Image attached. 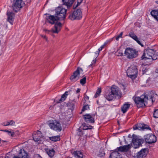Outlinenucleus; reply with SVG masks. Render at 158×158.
Here are the masks:
<instances>
[{
    "mask_svg": "<svg viewBox=\"0 0 158 158\" xmlns=\"http://www.w3.org/2000/svg\"><path fill=\"white\" fill-rule=\"evenodd\" d=\"M34 158H42L39 154H36L34 155Z\"/></svg>",
    "mask_w": 158,
    "mask_h": 158,
    "instance_id": "nucleus-42",
    "label": "nucleus"
},
{
    "mask_svg": "<svg viewBox=\"0 0 158 158\" xmlns=\"http://www.w3.org/2000/svg\"><path fill=\"white\" fill-rule=\"evenodd\" d=\"M129 36L135 40L141 46L143 47V45L141 43L140 41L139 40L137 36L133 32H130L129 34Z\"/></svg>",
    "mask_w": 158,
    "mask_h": 158,
    "instance_id": "nucleus-21",
    "label": "nucleus"
},
{
    "mask_svg": "<svg viewBox=\"0 0 158 158\" xmlns=\"http://www.w3.org/2000/svg\"><path fill=\"white\" fill-rule=\"evenodd\" d=\"M153 116L155 118H158V109H155L154 110Z\"/></svg>",
    "mask_w": 158,
    "mask_h": 158,
    "instance_id": "nucleus-33",
    "label": "nucleus"
},
{
    "mask_svg": "<svg viewBox=\"0 0 158 158\" xmlns=\"http://www.w3.org/2000/svg\"><path fill=\"white\" fill-rule=\"evenodd\" d=\"M95 114H86L83 116L85 121L87 123H94Z\"/></svg>",
    "mask_w": 158,
    "mask_h": 158,
    "instance_id": "nucleus-13",
    "label": "nucleus"
},
{
    "mask_svg": "<svg viewBox=\"0 0 158 158\" xmlns=\"http://www.w3.org/2000/svg\"><path fill=\"white\" fill-rule=\"evenodd\" d=\"M70 0H62V1L64 3V4L65 5L68 6L69 4Z\"/></svg>",
    "mask_w": 158,
    "mask_h": 158,
    "instance_id": "nucleus-39",
    "label": "nucleus"
},
{
    "mask_svg": "<svg viewBox=\"0 0 158 158\" xmlns=\"http://www.w3.org/2000/svg\"><path fill=\"white\" fill-rule=\"evenodd\" d=\"M133 128L134 130H141L149 129L151 130V128L148 125L142 123L137 124L134 126Z\"/></svg>",
    "mask_w": 158,
    "mask_h": 158,
    "instance_id": "nucleus-15",
    "label": "nucleus"
},
{
    "mask_svg": "<svg viewBox=\"0 0 158 158\" xmlns=\"http://www.w3.org/2000/svg\"><path fill=\"white\" fill-rule=\"evenodd\" d=\"M144 140L146 143L152 144L155 143L157 141L156 136L152 134H147L144 136Z\"/></svg>",
    "mask_w": 158,
    "mask_h": 158,
    "instance_id": "nucleus-11",
    "label": "nucleus"
},
{
    "mask_svg": "<svg viewBox=\"0 0 158 158\" xmlns=\"http://www.w3.org/2000/svg\"><path fill=\"white\" fill-rule=\"evenodd\" d=\"M150 13L152 16L158 21V10H153Z\"/></svg>",
    "mask_w": 158,
    "mask_h": 158,
    "instance_id": "nucleus-27",
    "label": "nucleus"
},
{
    "mask_svg": "<svg viewBox=\"0 0 158 158\" xmlns=\"http://www.w3.org/2000/svg\"><path fill=\"white\" fill-rule=\"evenodd\" d=\"M50 127L52 129L57 132H60L62 130L60 123L59 121L52 120L51 123L49 124Z\"/></svg>",
    "mask_w": 158,
    "mask_h": 158,
    "instance_id": "nucleus-10",
    "label": "nucleus"
},
{
    "mask_svg": "<svg viewBox=\"0 0 158 158\" xmlns=\"http://www.w3.org/2000/svg\"><path fill=\"white\" fill-rule=\"evenodd\" d=\"M122 95L119 88L115 85H113L108 91L105 94V97L108 101H111L115 99L117 97H120Z\"/></svg>",
    "mask_w": 158,
    "mask_h": 158,
    "instance_id": "nucleus-3",
    "label": "nucleus"
},
{
    "mask_svg": "<svg viewBox=\"0 0 158 158\" xmlns=\"http://www.w3.org/2000/svg\"><path fill=\"white\" fill-rule=\"evenodd\" d=\"M123 55V53L122 52H118V54L117 55L118 56H122Z\"/></svg>",
    "mask_w": 158,
    "mask_h": 158,
    "instance_id": "nucleus-48",
    "label": "nucleus"
},
{
    "mask_svg": "<svg viewBox=\"0 0 158 158\" xmlns=\"http://www.w3.org/2000/svg\"><path fill=\"white\" fill-rule=\"evenodd\" d=\"M71 91V90L66 91L62 95L60 99H59V100L57 101L56 103H60L61 102L65 101L66 100L68 95L70 93V92Z\"/></svg>",
    "mask_w": 158,
    "mask_h": 158,
    "instance_id": "nucleus-23",
    "label": "nucleus"
},
{
    "mask_svg": "<svg viewBox=\"0 0 158 158\" xmlns=\"http://www.w3.org/2000/svg\"><path fill=\"white\" fill-rule=\"evenodd\" d=\"M25 3L23 0H14L12 5L13 10L17 12L24 5Z\"/></svg>",
    "mask_w": 158,
    "mask_h": 158,
    "instance_id": "nucleus-8",
    "label": "nucleus"
},
{
    "mask_svg": "<svg viewBox=\"0 0 158 158\" xmlns=\"http://www.w3.org/2000/svg\"><path fill=\"white\" fill-rule=\"evenodd\" d=\"M13 158H29L28 154L23 149H21L19 152L18 156H14Z\"/></svg>",
    "mask_w": 158,
    "mask_h": 158,
    "instance_id": "nucleus-16",
    "label": "nucleus"
},
{
    "mask_svg": "<svg viewBox=\"0 0 158 158\" xmlns=\"http://www.w3.org/2000/svg\"><path fill=\"white\" fill-rule=\"evenodd\" d=\"M15 124V122L13 120H11L9 122V125L14 126Z\"/></svg>",
    "mask_w": 158,
    "mask_h": 158,
    "instance_id": "nucleus-40",
    "label": "nucleus"
},
{
    "mask_svg": "<svg viewBox=\"0 0 158 158\" xmlns=\"http://www.w3.org/2000/svg\"><path fill=\"white\" fill-rule=\"evenodd\" d=\"M44 150L49 157L52 158L53 157L55 154V151L53 148L49 149L45 148L44 149Z\"/></svg>",
    "mask_w": 158,
    "mask_h": 158,
    "instance_id": "nucleus-22",
    "label": "nucleus"
},
{
    "mask_svg": "<svg viewBox=\"0 0 158 158\" xmlns=\"http://www.w3.org/2000/svg\"><path fill=\"white\" fill-rule=\"evenodd\" d=\"M42 37L44 38L47 41V37L46 36H42Z\"/></svg>",
    "mask_w": 158,
    "mask_h": 158,
    "instance_id": "nucleus-52",
    "label": "nucleus"
},
{
    "mask_svg": "<svg viewBox=\"0 0 158 158\" xmlns=\"http://www.w3.org/2000/svg\"><path fill=\"white\" fill-rule=\"evenodd\" d=\"M122 156L118 151L115 150L112 152L110 155V158H122Z\"/></svg>",
    "mask_w": 158,
    "mask_h": 158,
    "instance_id": "nucleus-25",
    "label": "nucleus"
},
{
    "mask_svg": "<svg viewBox=\"0 0 158 158\" xmlns=\"http://www.w3.org/2000/svg\"><path fill=\"white\" fill-rule=\"evenodd\" d=\"M105 47L104 46V45H102L101 46L100 48H99L98 49V50L99 51H101L102 50V49L103 48H104Z\"/></svg>",
    "mask_w": 158,
    "mask_h": 158,
    "instance_id": "nucleus-47",
    "label": "nucleus"
},
{
    "mask_svg": "<svg viewBox=\"0 0 158 158\" xmlns=\"http://www.w3.org/2000/svg\"><path fill=\"white\" fill-rule=\"evenodd\" d=\"M91 129V128H89L88 127H87V126H84V127H83V129L82 130H84V131H86V132H86V130H88L89 129Z\"/></svg>",
    "mask_w": 158,
    "mask_h": 158,
    "instance_id": "nucleus-45",
    "label": "nucleus"
},
{
    "mask_svg": "<svg viewBox=\"0 0 158 158\" xmlns=\"http://www.w3.org/2000/svg\"><path fill=\"white\" fill-rule=\"evenodd\" d=\"M123 34V32H122L120 33V34L118 35L117 36H116L115 38V39L116 40H118L119 38L120 37H121Z\"/></svg>",
    "mask_w": 158,
    "mask_h": 158,
    "instance_id": "nucleus-38",
    "label": "nucleus"
},
{
    "mask_svg": "<svg viewBox=\"0 0 158 158\" xmlns=\"http://www.w3.org/2000/svg\"><path fill=\"white\" fill-rule=\"evenodd\" d=\"M49 139L52 141L56 142L60 140V135L52 136L49 137Z\"/></svg>",
    "mask_w": 158,
    "mask_h": 158,
    "instance_id": "nucleus-28",
    "label": "nucleus"
},
{
    "mask_svg": "<svg viewBox=\"0 0 158 158\" xmlns=\"http://www.w3.org/2000/svg\"><path fill=\"white\" fill-rule=\"evenodd\" d=\"M83 0H77V3L78 4V5H80V4L81 3Z\"/></svg>",
    "mask_w": 158,
    "mask_h": 158,
    "instance_id": "nucleus-49",
    "label": "nucleus"
},
{
    "mask_svg": "<svg viewBox=\"0 0 158 158\" xmlns=\"http://www.w3.org/2000/svg\"><path fill=\"white\" fill-rule=\"evenodd\" d=\"M101 92V89L100 88H99L97 90V92L95 94L94 97L95 98H97L98 97L99 95H100V93Z\"/></svg>",
    "mask_w": 158,
    "mask_h": 158,
    "instance_id": "nucleus-31",
    "label": "nucleus"
},
{
    "mask_svg": "<svg viewBox=\"0 0 158 158\" xmlns=\"http://www.w3.org/2000/svg\"><path fill=\"white\" fill-rule=\"evenodd\" d=\"M96 59L93 60L91 64L89 65V66H92L93 64H95L96 63Z\"/></svg>",
    "mask_w": 158,
    "mask_h": 158,
    "instance_id": "nucleus-44",
    "label": "nucleus"
},
{
    "mask_svg": "<svg viewBox=\"0 0 158 158\" xmlns=\"http://www.w3.org/2000/svg\"><path fill=\"white\" fill-rule=\"evenodd\" d=\"M86 82V77H84L83 78L81 79L80 81V83L82 85H84L85 84Z\"/></svg>",
    "mask_w": 158,
    "mask_h": 158,
    "instance_id": "nucleus-34",
    "label": "nucleus"
},
{
    "mask_svg": "<svg viewBox=\"0 0 158 158\" xmlns=\"http://www.w3.org/2000/svg\"><path fill=\"white\" fill-rule=\"evenodd\" d=\"M125 137L124 136V140L126 142V143H127V142L126 139H127V140H129L130 141H131V139H133V135H131L129 134L127 136V137H126V138H125Z\"/></svg>",
    "mask_w": 158,
    "mask_h": 158,
    "instance_id": "nucleus-32",
    "label": "nucleus"
},
{
    "mask_svg": "<svg viewBox=\"0 0 158 158\" xmlns=\"http://www.w3.org/2000/svg\"><path fill=\"white\" fill-rule=\"evenodd\" d=\"M105 153L103 151H100L99 152V153L98 154V156L99 157H103L105 156Z\"/></svg>",
    "mask_w": 158,
    "mask_h": 158,
    "instance_id": "nucleus-35",
    "label": "nucleus"
},
{
    "mask_svg": "<svg viewBox=\"0 0 158 158\" xmlns=\"http://www.w3.org/2000/svg\"><path fill=\"white\" fill-rule=\"evenodd\" d=\"M130 104L129 102L125 103L121 107V111L123 114L125 113L130 108Z\"/></svg>",
    "mask_w": 158,
    "mask_h": 158,
    "instance_id": "nucleus-24",
    "label": "nucleus"
},
{
    "mask_svg": "<svg viewBox=\"0 0 158 158\" xmlns=\"http://www.w3.org/2000/svg\"><path fill=\"white\" fill-rule=\"evenodd\" d=\"M77 135L80 137V138L81 139L82 138H80L81 137H83L82 139H84L85 138H86L87 137L88 134L87 132H86V131L84 130H81L80 128H78L77 130Z\"/></svg>",
    "mask_w": 158,
    "mask_h": 158,
    "instance_id": "nucleus-18",
    "label": "nucleus"
},
{
    "mask_svg": "<svg viewBox=\"0 0 158 158\" xmlns=\"http://www.w3.org/2000/svg\"><path fill=\"white\" fill-rule=\"evenodd\" d=\"M53 108V106H50V107H49V109H52Z\"/></svg>",
    "mask_w": 158,
    "mask_h": 158,
    "instance_id": "nucleus-54",
    "label": "nucleus"
},
{
    "mask_svg": "<svg viewBox=\"0 0 158 158\" xmlns=\"http://www.w3.org/2000/svg\"><path fill=\"white\" fill-rule=\"evenodd\" d=\"M81 71H83L82 69L80 67L77 68V70L73 72V74L70 77V80L73 82H75L79 79Z\"/></svg>",
    "mask_w": 158,
    "mask_h": 158,
    "instance_id": "nucleus-12",
    "label": "nucleus"
},
{
    "mask_svg": "<svg viewBox=\"0 0 158 158\" xmlns=\"http://www.w3.org/2000/svg\"><path fill=\"white\" fill-rule=\"evenodd\" d=\"M2 131L6 132L8 134L12 137L15 134V133L13 131H8V130H2Z\"/></svg>",
    "mask_w": 158,
    "mask_h": 158,
    "instance_id": "nucleus-30",
    "label": "nucleus"
},
{
    "mask_svg": "<svg viewBox=\"0 0 158 158\" xmlns=\"http://www.w3.org/2000/svg\"><path fill=\"white\" fill-rule=\"evenodd\" d=\"M89 108V106L88 104H86L84 105L82 109V111H84Z\"/></svg>",
    "mask_w": 158,
    "mask_h": 158,
    "instance_id": "nucleus-36",
    "label": "nucleus"
},
{
    "mask_svg": "<svg viewBox=\"0 0 158 158\" xmlns=\"http://www.w3.org/2000/svg\"><path fill=\"white\" fill-rule=\"evenodd\" d=\"M73 154L76 158H83V154L80 151H75L73 152Z\"/></svg>",
    "mask_w": 158,
    "mask_h": 158,
    "instance_id": "nucleus-26",
    "label": "nucleus"
},
{
    "mask_svg": "<svg viewBox=\"0 0 158 158\" xmlns=\"http://www.w3.org/2000/svg\"><path fill=\"white\" fill-rule=\"evenodd\" d=\"M148 148L142 149L137 154L135 157L136 158H144L146 157L148 152Z\"/></svg>",
    "mask_w": 158,
    "mask_h": 158,
    "instance_id": "nucleus-14",
    "label": "nucleus"
},
{
    "mask_svg": "<svg viewBox=\"0 0 158 158\" xmlns=\"http://www.w3.org/2000/svg\"><path fill=\"white\" fill-rule=\"evenodd\" d=\"M138 69L137 67L131 65L128 68L127 71V76L133 80L137 77Z\"/></svg>",
    "mask_w": 158,
    "mask_h": 158,
    "instance_id": "nucleus-6",
    "label": "nucleus"
},
{
    "mask_svg": "<svg viewBox=\"0 0 158 158\" xmlns=\"http://www.w3.org/2000/svg\"><path fill=\"white\" fill-rule=\"evenodd\" d=\"M148 70V68L147 67L144 66L142 68V71L143 72V74L145 73Z\"/></svg>",
    "mask_w": 158,
    "mask_h": 158,
    "instance_id": "nucleus-37",
    "label": "nucleus"
},
{
    "mask_svg": "<svg viewBox=\"0 0 158 158\" xmlns=\"http://www.w3.org/2000/svg\"><path fill=\"white\" fill-rule=\"evenodd\" d=\"M156 2L157 4H158V1H156Z\"/></svg>",
    "mask_w": 158,
    "mask_h": 158,
    "instance_id": "nucleus-56",
    "label": "nucleus"
},
{
    "mask_svg": "<svg viewBox=\"0 0 158 158\" xmlns=\"http://www.w3.org/2000/svg\"><path fill=\"white\" fill-rule=\"evenodd\" d=\"M132 142L133 148H137L142 146V143L144 142V140L142 138L139 139L135 135L133 134Z\"/></svg>",
    "mask_w": 158,
    "mask_h": 158,
    "instance_id": "nucleus-9",
    "label": "nucleus"
},
{
    "mask_svg": "<svg viewBox=\"0 0 158 158\" xmlns=\"http://www.w3.org/2000/svg\"><path fill=\"white\" fill-rule=\"evenodd\" d=\"M66 11L67 9L61 7H58L56 9L55 16L47 13L44 14L47 15L46 17V22H48L52 24H55L54 28L52 29L53 33H58L60 31L62 25L60 22H58V21L65 19Z\"/></svg>",
    "mask_w": 158,
    "mask_h": 158,
    "instance_id": "nucleus-1",
    "label": "nucleus"
},
{
    "mask_svg": "<svg viewBox=\"0 0 158 158\" xmlns=\"http://www.w3.org/2000/svg\"><path fill=\"white\" fill-rule=\"evenodd\" d=\"M4 158H9V157L8 156H6Z\"/></svg>",
    "mask_w": 158,
    "mask_h": 158,
    "instance_id": "nucleus-55",
    "label": "nucleus"
},
{
    "mask_svg": "<svg viewBox=\"0 0 158 158\" xmlns=\"http://www.w3.org/2000/svg\"><path fill=\"white\" fill-rule=\"evenodd\" d=\"M80 92V89L79 88H78L76 91V93H78Z\"/></svg>",
    "mask_w": 158,
    "mask_h": 158,
    "instance_id": "nucleus-51",
    "label": "nucleus"
},
{
    "mask_svg": "<svg viewBox=\"0 0 158 158\" xmlns=\"http://www.w3.org/2000/svg\"><path fill=\"white\" fill-rule=\"evenodd\" d=\"M9 121H6L2 123V125L3 126H9Z\"/></svg>",
    "mask_w": 158,
    "mask_h": 158,
    "instance_id": "nucleus-41",
    "label": "nucleus"
},
{
    "mask_svg": "<svg viewBox=\"0 0 158 158\" xmlns=\"http://www.w3.org/2000/svg\"><path fill=\"white\" fill-rule=\"evenodd\" d=\"M44 31L46 32H49L50 31L48 30L47 29H44Z\"/></svg>",
    "mask_w": 158,
    "mask_h": 158,
    "instance_id": "nucleus-53",
    "label": "nucleus"
},
{
    "mask_svg": "<svg viewBox=\"0 0 158 158\" xmlns=\"http://www.w3.org/2000/svg\"><path fill=\"white\" fill-rule=\"evenodd\" d=\"M111 41V40H106L104 43V44L103 45H104L105 47L107 44L108 43L110 42Z\"/></svg>",
    "mask_w": 158,
    "mask_h": 158,
    "instance_id": "nucleus-43",
    "label": "nucleus"
},
{
    "mask_svg": "<svg viewBox=\"0 0 158 158\" xmlns=\"http://www.w3.org/2000/svg\"><path fill=\"white\" fill-rule=\"evenodd\" d=\"M157 58V55L156 51L153 49L147 48L144 50V52L141 57L142 60H146L147 59L152 60H156Z\"/></svg>",
    "mask_w": 158,
    "mask_h": 158,
    "instance_id": "nucleus-4",
    "label": "nucleus"
},
{
    "mask_svg": "<svg viewBox=\"0 0 158 158\" xmlns=\"http://www.w3.org/2000/svg\"><path fill=\"white\" fill-rule=\"evenodd\" d=\"M79 5H78L77 3V4H74L73 6V8L74 9H75Z\"/></svg>",
    "mask_w": 158,
    "mask_h": 158,
    "instance_id": "nucleus-46",
    "label": "nucleus"
},
{
    "mask_svg": "<svg viewBox=\"0 0 158 158\" xmlns=\"http://www.w3.org/2000/svg\"><path fill=\"white\" fill-rule=\"evenodd\" d=\"M100 51H99L98 50V51H96L95 52V53L96 54V55H97V56H98V55H99V52H100Z\"/></svg>",
    "mask_w": 158,
    "mask_h": 158,
    "instance_id": "nucleus-50",
    "label": "nucleus"
},
{
    "mask_svg": "<svg viewBox=\"0 0 158 158\" xmlns=\"http://www.w3.org/2000/svg\"><path fill=\"white\" fill-rule=\"evenodd\" d=\"M133 99L138 108L144 107L148 101L151 102L153 103L155 100L154 95L147 96L144 94L141 95L140 97H133Z\"/></svg>",
    "mask_w": 158,
    "mask_h": 158,
    "instance_id": "nucleus-2",
    "label": "nucleus"
},
{
    "mask_svg": "<svg viewBox=\"0 0 158 158\" xmlns=\"http://www.w3.org/2000/svg\"><path fill=\"white\" fill-rule=\"evenodd\" d=\"M6 15L7 16V21L12 25L14 21L15 14L11 12H10L9 10H8L6 12Z\"/></svg>",
    "mask_w": 158,
    "mask_h": 158,
    "instance_id": "nucleus-17",
    "label": "nucleus"
},
{
    "mask_svg": "<svg viewBox=\"0 0 158 158\" xmlns=\"http://www.w3.org/2000/svg\"><path fill=\"white\" fill-rule=\"evenodd\" d=\"M131 146L130 144H128L123 146H120L116 149L117 151L121 152H127L130 149Z\"/></svg>",
    "mask_w": 158,
    "mask_h": 158,
    "instance_id": "nucleus-20",
    "label": "nucleus"
},
{
    "mask_svg": "<svg viewBox=\"0 0 158 158\" xmlns=\"http://www.w3.org/2000/svg\"><path fill=\"white\" fill-rule=\"evenodd\" d=\"M82 12L80 9H78L71 12L69 15V18L71 20H80L82 17Z\"/></svg>",
    "mask_w": 158,
    "mask_h": 158,
    "instance_id": "nucleus-7",
    "label": "nucleus"
},
{
    "mask_svg": "<svg viewBox=\"0 0 158 158\" xmlns=\"http://www.w3.org/2000/svg\"><path fill=\"white\" fill-rule=\"evenodd\" d=\"M32 136L33 140L35 142H38L40 140L42 136L41 132L38 130L36 132H35Z\"/></svg>",
    "mask_w": 158,
    "mask_h": 158,
    "instance_id": "nucleus-19",
    "label": "nucleus"
},
{
    "mask_svg": "<svg viewBox=\"0 0 158 158\" xmlns=\"http://www.w3.org/2000/svg\"><path fill=\"white\" fill-rule=\"evenodd\" d=\"M89 99V97L87 96H85V95L83 99V101L84 102V103L85 104H88L90 102Z\"/></svg>",
    "mask_w": 158,
    "mask_h": 158,
    "instance_id": "nucleus-29",
    "label": "nucleus"
},
{
    "mask_svg": "<svg viewBox=\"0 0 158 158\" xmlns=\"http://www.w3.org/2000/svg\"><path fill=\"white\" fill-rule=\"evenodd\" d=\"M138 55V52L135 49L127 48L124 52V56L128 59H131L136 57Z\"/></svg>",
    "mask_w": 158,
    "mask_h": 158,
    "instance_id": "nucleus-5",
    "label": "nucleus"
}]
</instances>
